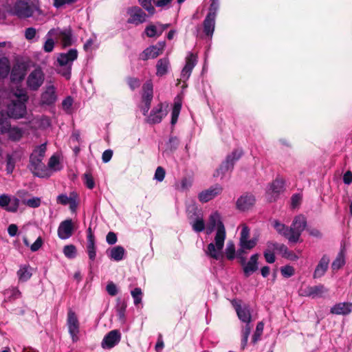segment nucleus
<instances>
[{
	"label": "nucleus",
	"mask_w": 352,
	"mask_h": 352,
	"mask_svg": "<svg viewBox=\"0 0 352 352\" xmlns=\"http://www.w3.org/2000/svg\"><path fill=\"white\" fill-rule=\"evenodd\" d=\"M217 227V233L214 237L215 245L210 243L208 245L206 254L210 257L219 260L222 257L221 250L224 245L226 239V229L221 220V216L217 212H212L208 219L207 233H211Z\"/></svg>",
	"instance_id": "obj_1"
},
{
	"label": "nucleus",
	"mask_w": 352,
	"mask_h": 352,
	"mask_svg": "<svg viewBox=\"0 0 352 352\" xmlns=\"http://www.w3.org/2000/svg\"><path fill=\"white\" fill-rule=\"evenodd\" d=\"M46 149V144H42L36 146L30 156L28 168L34 175L41 178L50 176L47 169L43 162Z\"/></svg>",
	"instance_id": "obj_2"
},
{
	"label": "nucleus",
	"mask_w": 352,
	"mask_h": 352,
	"mask_svg": "<svg viewBox=\"0 0 352 352\" xmlns=\"http://www.w3.org/2000/svg\"><path fill=\"white\" fill-rule=\"evenodd\" d=\"M306 226L307 220L305 216L302 214L296 216L290 226L292 235L289 237V242L297 243Z\"/></svg>",
	"instance_id": "obj_3"
},
{
	"label": "nucleus",
	"mask_w": 352,
	"mask_h": 352,
	"mask_svg": "<svg viewBox=\"0 0 352 352\" xmlns=\"http://www.w3.org/2000/svg\"><path fill=\"white\" fill-rule=\"evenodd\" d=\"M45 74L41 67H36L30 72L27 78L28 87L32 91H37L43 85Z\"/></svg>",
	"instance_id": "obj_4"
},
{
	"label": "nucleus",
	"mask_w": 352,
	"mask_h": 352,
	"mask_svg": "<svg viewBox=\"0 0 352 352\" xmlns=\"http://www.w3.org/2000/svg\"><path fill=\"white\" fill-rule=\"evenodd\" d=\"M152 1L157 8L168 9L171 6L173 0H138L141 7L148 12V15L153 16L155 13V8L152 5Z\"/></svg>",
	"instance_id": "obj_5"
},
{
	"label": "nucleus",
	"mask_w": 352,
	"mask_h": 352,
	"mask_svg": "<svg viewBox=\"0 0 352 352\" xmlns=\"http://www.w3.org/2000/svg\"><path fill=\"white\" fill-rule=\"evenodd\" d=\"M241 152L235 151L231 155L227 156L226 160L222 162L219 168L214 173V177H219L225 175L226 172L233 168L234 162L241 157Z\"/></svg>",
	"instance_id": "obj_6"
},
{
	"label": "nucleus",
	"mask_w": 352,
	"mask_h": 352,
	"mask_svg": "<svg viewBox=\"0 0 352 352\" xmlns=\"http://www.w3.org/2000/svg\"><path fill=\"white\" fill-rule=\"evenodd\" d=\"M127 14L129 15L127 23L136 26L144 23L148 16L142 8L136 6L129 8Z\"/></svg>",
	"instance_id": "obj_7"
},
{
	"label": "nucleus",
	"mask_w": 352,
	"mask_h": 352,
	"mask_svg": "<svg viewBox=\"0 0 352 352\" xmlns=\"http://www.w3.org/2000/svg\"><path fill=\"white\" fill-rule=\"evenodd\" d=\"M67 324L72 341L76 342L78 340L80 324L76 313L72 310L67 313Z\"/></svg>",
	"instance_id": "obj_8"
},
{
	"label": "nucleus",
	"mask_w": 352,
	"mask_h": 352,
	"mask_svg": "<svg viewBox=\"0 0 352 352\" xmlns=\"http://www.w3.org/2000/svg\"><path fill=\"white\" fill-rule=\"evenodd\" d=\"M8 109L7 113L14 119L21 118L26 114V105L24 102L12 100Z\"/></svg>",
	"instance_id": "obj_9"
},
{
	"label": "nucleus",
	"mask_w": 352,
	"mask_h": 352,
	"mask_svg": "<svg viewBox=\"0 0 352 352\" xmlns=\"http://www.w3.org/2000/svg\"><path fill=\"white\" fill-rule=\"evenodd\" d=\"M329 292V289L324 287V285L319 284L314 286H308L302 290V296L311 297L312 298H322L325 294Z\"/></svg>",
	"instance_id": "obj_10"
},
{
	"label": "nucleus",
	"mask_w": 352,
	"mask_h": 352,
	"mask_svg": "<svg viewBox=\"0 0 352 352\" xmlns=\"http://www.w3.org/2000/svg\"><path fill=\"white\" fill-rule=\"evenodd\" d=\"M121 340V333L119 330L114 329L110 331L105 335L102 341V346L103 349H112L118 344Z\"/></svg>",
	"instance_id": "obj_11"
},
{
	"label": "nucleus",
	"mask_w": 352,
	"mask_h": 352,
	"mask_svg": "<svg viewBox=\"0 0 352 352\" xmlns=\"http://www.w3.org/2000/svg\"><path fill=\"white\" fill-rule=\"evenodd\" d=\"M78 58V51L76 49H70L67 53H60L57 58V62L60 67H72L73 62Z\"/></svg>",
	"instance_id": "obj_12"
},
{
	"label": "nucleus",
	"mask_w": 352,
	"mask_h": 352,
	"mask_svg": "<svg viewBox=\"0 0 352 352\" xmlns=\"http://www.w3.org/2000/svg\"><path fill=\"white\" fill-rule=\"evenodd\" d=\"M14 13L19 18H28L33 12L26 1L18 0L14 6Z\"/></svg>",
	"instance_id": "obj_13"
},
{
	"label": "nucleus",
	"mask_w": 352,
	"mask_h": 352,
	"mask_svg": "<svg viewBox=\"0 0 352 352\" xmlns=\"http://www.w3.org/2000/svg\"><path fill=\"white\" fill-rule=\"evenodd\" d=\"M58 236L61 239H67L72 236L74 226L71 219L63 221L58 228Z\"/></svg>",
	"instance_id": "obj_14"
},
{
	"label": "nucleus",
	"mask_w": 352,
	"mask_h": 352,
	"mask_svg": "<svg viewBox=\"0 0 352 352\" xmlns=\"http://www.w3.org/2000/svg\"><path fill=\"white\" fill-rule=\"evenodd\" d=\"M197 62V57L192 53L189 54L186 58V65L184 67L181 77L184 80H188L191 75L192 71Z\"/></svg>",
	"instance_id": "obj_15"
},
{
	"label": "nucleus",
	"mask_w": 352,
	"mask_h": 352,
	"mask_svg": "<svg viewBox=\"0 0 352 352\" xmlns=\"http://www.w3.org/2000/svg\"><path fill=\"white\" fill-rule=\"evenodd\" d=\"M166 114L167 111L166 110H163V104L160 103L156 107L151 110L150 115L148 117L147 122L152 124L160 123Z\"/></svg>",
	"instance_id": "obj_16"
},
{
	"label": "nucleus",
	"mask_w": 352,
	"mask_h": 352,
	"mask_svg": "<svg viewBox=\"0 0 352 352\" xmlns=\"http://www.w3.org/2000/svg\"><path fill=\"white\" fill-rule=\"evenodd\" d=\"M222 190L223 189L221 186L216 184L215 186L201 192L199 194V199L202 203H206L214 198L218 195L221 194Z\"/></svg>",
	"instance_id": "obj_17"
},
{
	"label": "nucleus",
	"mask_w": 352,
	"mask_h": 352,
	"mask_svg": "<svg viewBox=\"0 0 352 352\" xmlns=\"http://www.w3.org/2000/svg\"><path fill=\"white\" fill-rule=\"evenodd\" d=\"M258 254H252L246 264L243 263V274L248 277L258 269Z\"/></svg>",
	"instance_id": "obj_18"
},
{
	"label": "nucleus",
	"mask_w": 352,
	"mask_h": 352,
	"mask_svg": "<svg viewBox=\"0 0 352 352\" xmlns=\"http://www.w3.org/2000/svg\"><path fill=\"white\" fill-rule=\"evenodd\" d=\"M284 189V180L281 178H276L272 182L270 188V192L272 195L268 198L270 201H275L276 197L283 191Z\"/></svg>",
	"instance_id": "obj_19"
},
{
	"label": "nucleus",
	"mask_w": 352,
	"mask_h": 352,
	"mask_svg": "<svg viewBox=\"0 0 352 352\" xmlns=\"http://www.w3.org/2000/svg\"><path fill=\"white\" fill-rule=\"evenodd\" d=\"M329 261L327 255L322 256L314 272V278H319L324 275L328 269Z\"/></svg>",
	"instance_id": "obj_20"
},
{
	"label": "nucleus",
	"mask_w": 352,
	"mask_h": 352,
	"mask_svg": "<svg viewBox=\"0 0 352 352\" xmlns=\"http://www.w3.org/2000/svg\"><path fill=\"white\" fill-rule=\"evenodd\" d=\"M330 312L336 315H348L352 312V302H339L331 308Z\"/></svg>",
	"instance_id": "obj_21"
},
{
	"label": "nucleus",
	"mask_w": 352,
	"mask_h": 352,
	"mask_svg": "<svg viewBox=\"0 0 352 352\" xmlns=\"http://www.w3.org/2000/svg\"><path fill=\"white\" fill-rule=\"evenodd\" d=\"M57 99L54 85L47 87L46 90L41 95V101L43 104L50 105L54 104Z\"/></svg>",
	"instance_id": "obj_22"
},
{
	"label": "nucleus",
	"mask_w": 352,
	"mask_h": 352,
	"mask_svg": "<svg viewBox=\"0 0 352 352\" xmlns=\"http://www.w3.org/2000/svg\"><path fill=\"white\" fill-rule=\"evenodd\" d=\"M252 320L251 313L249 307L243 306V322H246L245 331L243 333V348L248 341V338L251 332L252 326L250 325V322Z\"/></svg>",
	"instance_id": "obj_23"
},
{
	"label": "nucleus",
	"mask_w": 352,
	"mask_h": 352,
	"mask_svg": "<svg viewBox=\"0 0 352 352\" xmlns=\"http://www.w3.org/2000/svg\"><path fill=\"white\" fill-rule=\"evenodd\" d=\"M204 32L207 37L212 38L214 28H215V18L206 15L203 21Z\"/></svg>",
	"instance_id": "obj_24"
},
{
	"label": "nucleus",
	"mask_w": 352,
	"mask_h": 352,
	"mask_svg": "<svg viewBox=\"0 0 352 352\" xmlns=\"http://www.w3.org/2000/svg\"><path fill=\"white\" fill-rule=\"evenodd\" d=\"M142 91V102H151L153 98V85L151 80H147L143 85Z\"/></svg>",
	"instance_id": "obj_25"
},
{
	"label": "nucleus",
	"mask_w": 352,
	"mask_h": 352,
	"mask_svg": "<svg viewBox=\"0 0 352 352\" xmlns=\"http://www.w3.org/2000/svg\"><path fill=\"white\" fill-rule=\"evenodd\" d=\"M170 66L168 58L164 57L157 60L156 64V75L157 76H163L168 73Z\"/></svg>",
	"instance_id": "obj_26"
},
{
	"label": "nucleus",
	"mask_w": 352,
	"mask_h": 352,
	"mask_svg": "<svg viewBox=\"0 0 352 352\" xmlns=\"http://www.w3.org/2000/svg\"><path fill=\"white\" fill-rule=\"evenodd\" d=\"M58 36L64 47H69L72 45V30L70 28L60 30L58 33Z\"/></svg>",
	"instance_id": "obj_27"
},
{
	"label": "nucleus",
	"mask_w": 352,
	"mask_h": 352,
	"mask_svg": "<svg viewBox=\"0 0 352 352\" xmlns=\"http://www.w3.org/2000/svg\"><path fill=\"white\" fill-rule=\"evenodd\" d=\"M10 115L4 111H0V134L6 133L10 129Z\"/></svg>",
	"instance_id": "obj_28"
},
{
	"label": "nucleus",
	"mask_w": 352,
	"mask_h": 352,
	"mask_svg": "<svg viewBox=\"0 0 352 352\" xmlns=\"http://www.w3.org/2000/svg\"><path fill=\"white\" fill-rule=\"evenodd\" d=\"M125 254V250L122 246L117 245L109 250V257L116 261H120L123 259Z\"/></svg>",
	"instance_id": "obj_29"
},
{
	"label": "nucleus",
	"mask_w": 352,
	"mask_h": 352,
	"mask_svg": "<svg viewBox=\"0 0 352 352\" xmlns=\"http://www.w3.org/2000/svg\"><path fill=\"white\" fill-rule=\"evenodd\" d=\"M160 55L154 45L146 47L140 55V58L143 60H147L150 58H155Z\"/></svg>",
	"instance_id": "obj_30"
},
{
	"label": "nucleus",
	"mask_w": 352,
	"mask_h": 352,
	"mask_svg": "<svg viewBox=\"0 0 352 352\" xmlns=\"http://www.w3.org/2000/svg\"><path fill=\"white\" fill-rule=\"evenodd\" d=\"M274 229L278 234L283 235L289 241V237L292 235L290 227L286 226L285 224L280 223L278 221H275L273 225Z\"/></svg>",
	"instance_id": "obj_31"
},
{
	"label": "nucleus",
	"mask_w": 352,
	"mask_h": 352,
	"mask_svg": "<svg viewBox=\"0 0 352 352\" xmlns=\"http://www.w3.org/2000/svg\"><path fill=\"white\" fill-rule=\"evenodd\" d=\"M260 234L255 232L253 236L245 241V237L243 238V254L245 250H252L258 243L259 241Z\"/></svg>",
	"instance_id": "obj_32"
},
{
	"label": "nucleus",
	"mask_w": 352,
	"mask_h": 352,
	"mask_svg": "<svg viewBox=\"0 0 352 352\" xmlns=\"http://www.w3.org/2000/svg\"><path fill=\"white\" fill-rule=\"evenodd\" d=\"M19 280L21 282H26L32 276L31 268L30 265H23L20 267L17 272Z\"/></svg>",
	"instance_id": "obj_33"
},
{
	"label": "nucleus",
	"mask_w": 352,
	"mask_h": 352,
	"mask_svg": "<svg viewBox=\"0 0 352 352\" xmlns=\"http://www.w3.org/2000/svg\"><path fill=\"white\" fill-rule=\"evenodd\" d=\"M255 203V196L250 192L245 193V195H243V212L250 210L254 206Z\"/></svg>",
	"instance_id": "obj_34"
},
{
	"label": "nucleus",
	"mask_w": 352,
	"mask_h": 352,
	"mask_svg": "<svg viewBox=\"0 0 352 352\" xmlns=\"http://www.w3.org/2000/svg\"><path fill=\"white\" fill-rule=\"evenodd\" d=\"M278 252L282 254L283 257L291 261H296L298 258V256L294 252L289 250L285 244H281Z\"/></svg>",
	"instance_id": "obj_35"
},
{
	"label": "nucleus",
	"mask_w": 352,
	"mask_h": 352,
	"mask_svg": "<svg viewBox=\"0 0 352 352\" xmlns=\"http://www.w3.org/2000/svg\"><path fill=\"white\" fill-rule=\"evenodd\" d=\"M10 65L8 59L3 58L0 59V79L6 78L10 72Z\"/></svg>",
	"instance_id": "obj_36"
},
{
	"label": "nucleus",
	"mask_w": 352,
	"mask_h": 352,
	"mask_svg": "<svg viewBox=\"0 0 352 352\" xmlns=\"http://www.w3.org/2000/svg\"><path fill=\"white\" fill-rule=\"evenodd\" d=\"M126 309V303L124 301H121L120 299H118L116 306V313L119 320L122 322H124L125 320Z\"/></svg>",
	"instance_id": "obj_37"
},
{
	"label": "nucleus",
	"mask_w": 352,
	"mask_h": 352,
	"mask_svg": "<svg viewBox=\"0 0 352 352\" xmlns=\"http://www.w3.org/2000/svg\"><path fill=\"white\" fill-rule=\"evenodd\" d=\"M95 240L87 241V251L89 260L93 262L96 256Z\"/></svg>",
	"instance_id": "obj_38"
},
{
	"label": "nucleus",
	"mask_w": 352,
	"mask_h": 352,
	"mask_svg": "<svg viewBox=\"0 0 352 352\" xmlns=\"http://www.w3.org/2000/svg\"><path fill=\"white\" fill-rule=\"evenodd\" d=\"M63 252L64 255L69 259L74 258L77 254L76 248L72 244L65 245Z\"/></svg>",
	"instance_id": "obj_39"
},
{
	"label": "nucleus",
	"mask_w": 352,
	"mask_h": 352,
	"mask_svg": "<svg viewBox=\"0 0 352 352\" xmlns=\"http://www.w3.org/2000/svg\"><path fill=\"white\" fill-rule=\"evenodd\" d=\"M182 104L180 102H175L171 113L170 124L174 126L178 120V117L181 111Z\"/></svg>",
	"instance_id": "obj_40"
},
{
	"label": "nucleus",
	"mask_w": 352,
	"mask_h": 352,
	"mask_svg": "<svg viewBox=\"0 0 352 352\" xmlns=\"http://www.w3.org/2000/svg\"><path fill=\"white\" fill-rule=\"evenodd\" d=\"M9 138L12 141H19L22 138V132L18 127H11L7 132Z\"/></svg>",
	"instance_id": "obj_41"
},
{
	"label": "nucleus",
	"mask_w": 352,
	"mask_h": 352,
	"mask_svg": "<svg viewBox=\"0 0 352 352\" xmlns=\"http://www.w3.org/2000/svg\"><path fill=\"white\" fill-rule=\"evenodd\" d=\"M144 33L148 38L159 37L157 27L154 24L147 25L144 29Z\"/></svg>",
	"instance_id": "obj_42"
},
{
	"label": "nucleus",
	"mask_w": 352,
	"mask_h": 352,
	"mask_svg": "<svg viewBox=\"0 0 352 352\" xmlns=\"http://www.w3.org/2000/svg\"><path fill=\"white\" fill-rule=\"evenodd\" d=\"M190 224L192 230L197 232H201L205 229V222L202 218L197 217Z\"/></svg>",
	"instance_id": "obj_43"
},
{
	"label": "nucleus",
	"mask_w": 352,
	"mask_h": 352,
	"mask_svg": "<svg viewBox=\"0 0 352 352\" xmlns=\"http://www.w3.org/2000/svg\"><path fill=\"white\" fill-rule=\"evenodd\" d=\"M22 203L30 208H36L41 206V199L39 197H34L31 199H23Z\"/></svg>",
	"instance_id": "obj_44"
},
{
	"label": "nucleus",
	"mask_w": 352,
	"mask_h": 352,
	"mask_svg": "<svg viewBox=\"0 0 352 352\" xmlns=\"http://www.w3.org/2000/svg\"><path fill=\"white\" fill-rule=\"evenodd\" d=\"M344 265V259L342 252H340L337 258L333 261L331 267L333 270H338Z\"/></svg>",
	"instance_id": "obj_45"
},
{
	"label": "nucleus",
	"mask_w": 352,
	"mask_h": 352,
	"mask_svg": "<svg viewBox=\"0 0 352 352\" xmlns=\"http://www.w3.org/2000/svg\"><path fill=\"white\" fill-rule=\"evenodd\" d=\"M15 160L14 159L12 155L7 154L6 155V172L8 174H12L14 167H15Z\"/></svg>",
	"instance_id": "obj_46"
},
{
	"label": "nucleus",
	"mask_w": 352,
	"mask_h": 352,
	"mask_svg": "<svg viewBox=\"0 0 352 352\" xmlns=\"http://www.w3.org/2000/svg\"><path fill=\"white\" fill-rule=\"evenodd\" d=\"M126 82L132 91H134L135 89L140 87L141 85L140 80L135 77H127Z\"/></svg>",
	"instance_id": "obj_47"
},
{
	"label": "nucleus",
	"mask_w": 352,
	"mask_h": 352,
	"mask_svg": "<svg viewBox=\"0 0 352 352\" xmlns=\"http://www.w3.org/2000/svg\"><path fill=\"white\" fill-rule=\"evenodd\" d=\"M131 294L133 298L134 304L135 305L140 304L142 302V292L141 288H135L133 290L131 291Z\"/></svg>",
	"instance_id": "obj_48"
},
{
	"label": "nucleus",
	"mask_w": 352,
	"mask_h": 352,
	"mask_svg": "<svg viewBox=\"0 0 352 352\" xmlns=\"http://www.w3.org/2000/svg\"><path fill=\"white\" fill-rule=\"evenodd\" d=\"M235 246L234 245L230 242L227 244V247L226 249V256L228 260H232L234 258L235 256Z\"/></svg>",
	"instance_id": "obj_49"
},
{
	"label": "nucleus",
	"mask_w": 352,
	"mask_h": 352,
	"mask_svg": "<svg viewBox=\"0 0 352 352\" xmlns=\"http://www.w3.org/2000/svg\"><path fill=\"white\" fill-rule=\"evenodd\" d=\"M280 272L283 276L289 278L294 274V268L291 265H285L280 268Z\"/></svg>",
	"instance_id": "obj_50"
},
{
	"label": "nucleus",
	"mask_w": 352,
	"mask_h": 352,
	"mask_svg": "<svg viewBox=\"0 0 352 352\" xmlns=\"http://www.w3.org/2000/svg\"><path fill=\"white\" fill-rule=\"evenodd\" d=\"M14 95L16 97V101L26 102L29 98L26 91L20 89H16Z\"/></svg>",
	"instance_id": "obj_51"
},
{
	"label": "nucleus",
	"mask_w": 352,
	"mask_h": 352,
	"mask_svg": "<svg viewBox=\"0 0 352 352\" xmlns=\"http://www.w3.org/2000/svg\"><path fill=\"white\" fill-rule=\"evenodd\" d=\"M57 72L65 77L67 80H69L71 78L72 67L71 66L60 67V68L57 69Z\"/></svg>",
	"instance_id": "obj_52"
},
{
	"label": "nucleus",
	"mask_w": 352,
	"mask_h": 352,
	"mask_svg": "<svg viewBox=\"0 0 352 352\" xmlns=\"http://www.w3.org/2000/svg\"><path fill=\"white\" fill-rule=\"evenodd\" d=\"M84 178L86 186L89 189H93L95 186V182L92 175L89 173H86L84 174Z\"/></svg>",
	"instance_id": "obj_53"
},
{
	"label": "nucleus",
	"mask_w": 352,
	"mask_h": 352,
	"mask_svg": "<svg viewBox=\"0 0 352 352\" xmlns=\"http://www.w3.org/2000/svg\"><path fill=\"white\" fill-rule=\"evenodd\" d=\"M166 171L162 166H158L155 173L154 178L158 182H162L165 177Z\"/></svg>",
	"instance_id": "obj_54"
},
{
	"label": "nucleus",
	"mask_w": 352,
	"mask_h": 352,
	"mask_svg": "<svg viewBox=\"0 0 352 352\" xmlns=\"http://www.w3.org/2000/svg\"><path fill=\"white\" fill-rule=\"evenodd\" d=\"M179 144V139L175 136H171L168 142V147L170 151H175Z\"/></svg>",
	"instance_id": "obj_55"
},
{
	"label": "nucleus",
	"mask_w": 352,
	"mask_h": 352,
	"mask_svg": "<svg viewBox=\"0 0 352 352\" xmlns=\"http://www.w3.org/2000/svg\"><path fill=\"white\" fill-rule=\"evenodd\" d=\"M106 291L111 296H115L118 294V288L113 281H109L106 287Z\"/></svg>",
	"instance_id": "obj_56"
},
{
	"label": "nucleus",
	"mask_w": 352,
	"mask_h": 352,
	"mask_svg": "<svg viewBox=\"0 0 352 352\" xmlns=\"http://www.w3.org/2000/svg\"><path fill=\"white\" fill-rule=\"evenodd\" d=\"M231 303H232L233 307L234 308L240 320H242V309H241V300L233 299L231 301Z\"/></svg>",
	"instance_id": "obj_57"
},
{
	"label": "nucleus",
	"mask_w": 352,
	"mask_h": 352,
	"mask_svg": "<svg viewBox=\"0 0 352 352\" xmlns=\"http://www.w3.org/2000/svg\"><path fill=\"white\" fill-rule=\"evenodd\" d=\"M73 194H71L70 195V197H68L67 195L65 194H60L59 195L58 197H57V203L58 204H62V205H67L68 204V203L71 201Z\"/></svg>",
	"instance_id": "obj_58"
},
{
	"label": "nucleus",
	"mask_w": 352,
	"mask_h": 352,
	"mask_svg": "<svg viewBox=\"0 0 352 352\" xmlns=\"http://www.w3.org/2000/svg\"><path fill=\"white\" fill-rule=\"evenodd\" d=\"M282 243H278L276 242L273 241H267V248L265 251L269 252H274V250L279 251L280 246Z\"/></svg>",
	"instance_id": "obj_59"
},
{
	"label": "nucleus",
	"mask_w": 352,
	"mask_h": 352,
	"mask_svg": "<svg viewBox=\"0 0 352 352\" xmlns=\"http://www.w3.org/2000/svg\"><path fill=\"white\" fill-rule=\"evenodd\" d=\"M54 48V41L52 38L46 40L43 45V50L45 52L50 53L53 51Z\"/></svg>",
	"instance_id": "obj_60"
},
{
	"label": "nucleus",
	"mask_w": 352,
	"mask_h": 352,
	"mask_svg": "<svg viewBox=\"0 0 352 352\" xmlns=\"http://www.w3.org/2000/svg\"><path fill=\"white\" fill-rule=\"evenodd\" d=\"M43 241L41 236L38 237L36 240L34 242L33 244L30 246V250L32 252L38 251L41 246L43 245Z\"/></svg>",
	"instance_id": "obj_61"
},
{
	"label": "nucleus",
	"mask_w": 352,
	"mask_h": 352,
	"mask_svg": "<svg viewBox=\"0 0 352 352\" xmlns=\"http://www.w3.org/2000/svg\"><path fill=\"white\" fill-rule=\"evenodd\" d=\"M219 8V3L218 2H213L211 1L210 8H209V12L207 14V15H210L212 17L216 18V12Z\"/></svg>",
	"instance_id": "obj_62"
},
{
	"label": "nucleus",
	"mask_w": 352,
	"mask_h": 352,
	"mask_svg": "<svg viewBox=\"0 0 352 352\" xmlns=\"http://www.w3.org/2000/svg\"><path fill=\"white\" fill-rule=\"evenodd\" d=\"M106 241H107V243L109 245L115 244L118 241L116 234L113 232H108V234H107V236H106Z\"/></svg>",
	"instance_id": "obj_63"
},
{
	"label": "nucleus",
	"mask_w": 352,
	"mask_h": 352,
	"mask_svg": "<svg viewBox=\"0 0 352 352\" xmlns=\"http://www.w3.org/2000/svg\"><path fill=\"white\" fill-rule=\"evenodd\" d=\"M36 34V30L34 28H28L25 30V37L27 40L33 39Z\"/></svg>",
	"instance_id": "obj_64"
}]
</instances>
